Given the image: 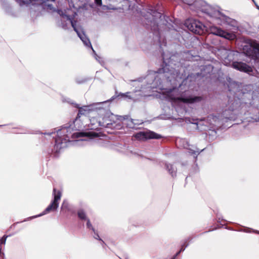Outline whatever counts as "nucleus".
Returning a JSON list of instances; mask_svg holds the SVG:
<instances>
[{
    "label": "nucleus",
    "mask_w": 259,
    "mask_h": 259,
    "mask_svg": "<svg viewBox=\"0 0 259 259\" xmlns=\"http://www.w3.org/2000/svg\"><path fill=\"white\" fill-rule=\"evenodd\" d=\"M90 120V124L82 126L80 125V121L77 117L74 122L75 127L74 132L70 127H63L57 130L55 146L66 144L73 141H88L99 137V134L93 130L101 126V124H98L101 121L100 118L92 117Z\"/></svg>",
    "instance_id": "nucleus-1"
},
{
    "label": "nucleus",
    "mask_w": 259,
    "mask_h": 259,
    "mask_svg": "<svg viewBox=\"0 0 259 259\" xmlns=\"http://www.w3.org/2000/svg\"><path fill=\"white\" fill-rule=\"evenodd\" d=\"M183 84H180L178 88L163 89L162 93L164 98L170 101L174 105L181 106L182 104H190L197 102L201 100L200 97L188 96L186 91H183Z\"/></svg>",
    "instance_id": "nucleus-2"
},
{
    "label": "nucleus",
    "mask_w": 259,
    "mask_h": 259,
    "mask_svg": "<svg viewBox=\"0 0 259 259\" xmlns=\"http://www.w3.org/2000/svg\"><path fill=\"white\" fill-rule=\"evenodd\" d=\"M185 3L194 7L197 10H200L206 13L211 17L220 18V12L214 10L210 6L206 4L202 0H185Z\"/></svg>",
    "instance_id": "nucleus-3"
},
{
    "label": "nucleus",
    "mask_w": 259,
    "mask_h": 259,
    "mask_svg": "<svg viewBox=\"0 0 259 259\" xmlns=\"http://www.w3.org/2000/svg\"><path fill=\"white\" fill-rule=\"evenodd\" d=\"M57 13L62 17V19H64V20H66V21H68L69 23H71L72 27L73 28L74 30L77 33L78 37L80 38V39L86 46H89L92 48L95 54L96 59L99 61V60L98 59V58H99V57L97 56L95 51L93 50L89 39L86 36L82 28L80 27H77L76 26V22L73 21V20L70 17V16L65 15L62 10H57Z\"/></svg>",
    "instance_id": "nucleus-4"
},
{
    "label": "nucleus",
    "mask_w": 259,
    "mask_h": 259,
    "mask_svg": "<svg viewBox=\"0 0 259 259\" xmlns=\"http://www.w3.org/2000/svg\"><path fill=\"white\" fill-rule=\"evenodd\" d=\"M163 62L165 63V66L162 68L160 69L157 72V75L154 76L155 79L153 81L152 83H155L157 84V81L159 79H162L163 80H166L167 81L171 82L172 81H175L177 80L179 78L178 73H175V70L173 69H169V65H167L165 62V58L163 56Z\"/></svg>",
    "instance_id": "nucleus-5"
},
{
    "label": "nucleus",
    "mask_w": 259,
    "mask_h": 259,
    "mask_svg": "<svg viewBox=\"0 0 259 259\" xmlns=\"http://www.w3.org/2000/svg\"><path fill=\"white\" fill-rule=\"evenodd\" d=\"M243 52L253 59L259 58V44L255 40H249L243 48Z\"/></svg>",
    "instance_id": "nucleus-6"
},
{
    "label": "nucleus",
    "mask_w": 259,
    "mask_h": 259,
    "mask_svg": "<svg viewBox=\"0 0 259 259\" xmlns=\"http://www.w3.org/2000/svg\"><path fill=\"white\" fill-rule=\"evenodd\" d=\"M53 194L54 196V199L51 203L48 205L42 213L35 216L33 215V218L41 216L42 215L45 214L50 211H55L57 209L62 195L61 192L60 191H57L56 189L54 188Z\"/></svg>",
    "instance_id": "nucleus-7"
},
{
    "label": "nucleus",
    "mask_w": 259,
    "mask_h": 259,
    "mask_svg": "<svg viewBox=\"0 0 259 259\" xmlns=\"http://www.w3.org/2000/svg\"><path fill=\"white\" fill-rule=\"evenodd\" d=\"M133 137L139 141H146L149 139H159L162 136L153 131L146 130L135 134Z\"/></svg>",
    "instance_id": "nucleus-8"
},
{
    "label": "nucleus",
    "mask_w": 259,
    "mask_h": 259,
    "mask_svg": "<svg viewBox=\"0 0 259 259\" xmlns=\"http://www.w3.org/2000/svg\"><path fill=\"white\" fill-rule=\"evenodd\" d=\"M186 25L191 31L199 34L203 33L205 27L200 21L195 19L187 20Z\"/></svg>",
    "instance_id": "nucleus-9"
},
{
    "label": "nucleus",
    "mask_w": 259,
    "mask_h": 259,
    "mask_svg": "<svg viewBox=\"0 0 259 259\" xmlns=\"http://www.w3.org/2000/svg\"><path fill=\"white\" fill-rule=\"evenodd\" d=\"M101 121L98 124H101V126L104 127H111L113 123L116 122L118 118L117 115H114L110 112H106L103 117H100Z\"/></svg>",
    "instance_id": "nucleus-10"
},
{
    "label": "nucleus",
    "mask_w": 259,
    "mask_h": 259,
    "mask_svg": "<svg viewBox=\"0 0 259 259\" xmlns=\"http://www.w3.org/2000/svg\"><path fill=\"white\" fill-rule=\"evenodd\" d=\"M209 31L210 33L220 36L229 40H233L236 37V35L234 33L228 32L215 26H209Z\"/></svg>",
    "instance_id": "nucleus-11"
},
{
    "label": "nucleus",
    "mask_w": 259,
    "mask_h": 259,
    "mask_svg": "<svg viewBox=\"0 0 259 259\" xmlns=\"http://www.w3.org/2000/svg\"><path fill=\"white\" fill-rule=\"evenodd\" d=\"M150 12H148V13L150 14V15H151L152 18V19H150V20H148L149 18H147L148 22L149 23L148 24L151 26V29L155 31L157 27V20L161 18L162 14L160 12H158L155 10H150Z\"/></svg>",
    "instance_id": "nucleus-12"
},
{
    "label": "nucleus",
    "mask_w": 259,
    "mask_h": 259,
    "mask_svg": "<svg viewBox=\"0 0 259 259\" xmlns=\"http://www.w3.org/2000/svg\"><path fill=\"white\" fill-rule=\"evenodd\" d=\"M233 67L237 70L245 72H249L252 71L250 67L246 64L241 62H234L232 64Z\"/></svg>",
    "instance_id": "nucleus-13"
},
{
    "label": "nucleus",
    "mask_w": 259,
    "mask_h": 259,
    "mask_svg": "<svg viewBox=\"0 0 259 259\" xmlns=\"http://www.w3.org/2000/svg\"><path fill=\"white\" fill-rule=\"evenodd\" d=\"M77 107L79 108L78 116H79V115L80 114L82 115L89 113L90 111L91 110L90 107L88 106H84L81 108H79V106H77Z\"/></svg>",
    "instance_id": "nucleus-14"
},
{
    "label": "nucleus",
    "mask_w": 259,
    "mask_h": 259,
    "mask_svg": "<svg viewBox=\"0 0 259 259\" xmlns=\"http://www.w3.org/2000/svg\"><path fill=\"white\" fill-rule=\"evenodd\" d=\"M192 148L189 149V152L194 157H196L199 154L200 151L197 149V147H192Z\"/></svg>",
    "instance_id": "nucleus-15"
},
{
    "label": "nucleus",
    "mask_w": 259,
    "mask_h": 259,
    "mask_svg": "<svg viewBox=\"0 0 259 259\" xmlns=\"http://www.w3.org/2000/svg\"><path fill=\"white\" fill-rule=\"evenodd\" d=\"M166 168L168 170L170 174H171L172 177L175 176L176 174V170L174 167H172L171 165L166 164Z\"/></svg>",
    "instance_id": "nucleus-16"
},
{
    "label": "nucleus",
    "mask_w": 259,
    "mask_h": 259,
    "mask_svg": "<svg viewBox=\"0 0 259 259\" xmlns=\"http://www.w3.org/2000/svg\"><path fill=\"white\" fill-rule=\"evenodd\" d=\"M177 144L182 145V146H186L188 145V142L186 139H177Z\"/></svg>",
    "instance_id": "nucleus-17"
},
{
    "label": "nucleus",
    "mask_w": 259,
    "mask_h": 259,
    "mask_svg": "<svg viewBox=\"0 0 259 259\" xmlns=\"http://www.w3.org/2000/svg\"><path fill=\"white\" fill-rule=\"evenodd\" d=\"M66 20L61 19V24H59V26L61 27H62L63 29L66 30L68 29V25L71 24V23H69L68 21V22H66Z\"/></svg>",
    "instance_id": "nucleus-18"
},
{
    "label": "nucleus",
    "mask_w": 259,
    "mask_h": 259,
    "mask_svg": "<svg viewBox=\"0 0 259 259\" xmlns=\"http://www.w3.org/2000/svg\"><path fill=\"white\" fill-rule=\"evenodd\" d=\"M78 216L80 219H82V220L86 219V214H85V212L82 210H80L78 211Z\"/></svg>",
    "instance_id": "nucleus-19"
},
{
    "label": "nucleus",
    "mask_w": 259,
    "mask_h": 259,
    "mask_svg": "<svg viewBox=\"0 0 259 259\" xmlns=\"http://www.w3.org/2000/svg\"><path fill=\"white\" fill-rule=\"evenodd\" d=\"M17 1L20 6L28 4L31 2V0H18Z\"/></svg>",
    "instance_id": "nucleus-20"
},
{
    "label": "nucleus",
    "mask_w": 259,
    "mask_h": 259,
    "mask_svg": "<svg viewBox=\"0 0 259 259\" xmlns=\"http://www.w3.org/2000/svg\"><path fill=\"white\" fill-rule=\"evenodd\" d=\"M62 147H58V146L54 147V150L55 151V152L54 153H53V154L55 156H58L57 153L58 152H60L61 151V150L62 149Z\"/></svg>",
    "instance_id": "nucleus-21"
},
{
    "label": "nucleus",
    "mask_w": 259,
    "mask_h": 259,
    "mask_svg": "<svg viewBox=\"0 0 259 259\" xmlns=\"http://www.w3.org/2000/svg\"><path fill=\"white\" fill-rule=\"evenodd\" d=\"M68 206V202L66 201H63L62 206H61V209H63L65 208H67Z\"/></svg>",
    "instance_id": "nucleus-22"
},
{
    "label": "nucleus",
    "mask_w": 259,
    "mask_h": 259,
    "mask_svg": "<svg viewBox=\"0 0 259 259\" xmlns=\"http://www.w3.org/2000/svg\"><path fill=\"white\" fill-rule=\"evenodd\" d=\"M87 227H88V228H90V229H92L94 231V232L95 233V230L94 229V228L93 227V226H92V224H91V222H90V220L89 219H88L87 224Z\"/></svg>",
    "instance_id": "nucleus-23"
},
{
    "label": "nucleus",
    "mask_w": 259,
    "mask_h": 259,
    "mask_svg": "<svg viewBox=\"0 0 259 259\" xmlns=\"http://www.w3.org/2000/svg\"><path fill=\"white\" fill-rule=\"evenodd\" d=\"M95 3L98 6H101L102 0H95Z\"/></svg>",
    "instance_id": "nucleus-24"
},
{
    "label": "nucleus",
    "mask_w": 259,
    "mask_h": 259,
    "mask_svg": "<svg viewBox=\"0 0 259 259\" xmlns=\"http://www.w3.org/2000/svg\"><path fill=\"white\" fill-rule=\"evenodd\" d=\"M128 95V93H126L125 94H122L121 96L124 97L130 98V97Z\"/></svg>",
    "instance_id": "nucleus-25"
},
{
    "label": "nucleus",
    "mask_w": 259,
    "mask_h": 259,
    "mask_svg": "<svg viewBox=\"0 0 259 259\" xmlns=\"http://www.w3.org/2000/svg\"><path fill=\"white\" fill-rule=\"evenodd\" d=\"M95 238L96 239H97L99 240H101V241L103 242V241H102V240L100 238L99 236L98 235V234H97L96 235V236H95Z\"/></svg>",
    "instance_id": "nucleus-26"
},
{
    "label": "nucleus",
    "mask_w": 259,
    "mask_h": 259,
    "mask_svg": "<svg viewBox=\"0 0 259 259\" xmlns=\"http://www.w3.org/2000/svg\"><path fill=\"white\" fill-rule=\"evenodd\" d=\"M6 237H5V238H2V243H5V241H6Z\"/></svg>",
    "instance_id": "nucleus-27"
},
{
    "label": "nucleus",
    "mask_w": 259,
    "mask_h": 259,
    "mask_svg": "<svg viewBox=\"0 0 259 259\" xmlns=\"http://www.w3.org/2000/svg\"><path fill=\"white\" fill-rule=\"evenodd\" d=\"M157 87H159V85L158 84H157V85H153L151 87V88H157Z\"/></svg>",
    "instance_id": "nucleus-28"
},
{
    "label": "nucleus",
    "mask_w": 259,
    "mask_h": 259,
    "mask_svg": "<svg viewBox=\"0 0 259 259\" xmlns=\"http://www.w3.org/2000/svg\"><path fill=\"white\" fill-rule=\"evenodd\" d=\"M185 247H185L184 248H183V247H182V248H181V250H180V251H183V250H185Z\"/></svg>",
    "instance_id": "nucleus-29"
},
{
    "label": "nucleus",
    "mask_w": 259,
    "mask_h": 259,
    "mask_svg": "<svg viewBox=\"0 0 259 259\" xmlns=\"http://www.w3.org/2000/svg\"><path fill=\"white\" fill-rule=\"evenodd\" d=\"M48 7L50 8V10H52L53 8L51 5H48Z\"/></svg>",
    "instance_id": "nucleus-30"
},
{
    "label": "nucleus",
    "mask_w": 259,
    "mask_h": 259,
    "mask_svg": "<svg viewBox=\"0 0 259 259\" xmlns=\"http://www.w3.org/2000/svg\"><path fill=\"white\" fill-rule=\"evenodd\" d=\"M48 1L54 2L55 0H47Z\"/></svg>",
    "instance_id": "nucleus-31"
},
{
    "label": "nucleus",
    "mask_w": 259,
    "mask_h": 259,
    "mask_svg": "<svg viewBox=\"0 0 259 259\" xmlns=\"http://www.w3.org/2000/svg\"><path fill=\"white\" fill-rule=\"evenodd\" d=\"M148 78H151V75H148Z\"/></svg>",
    "instance_id": "nucleus-32"
},
{
    "label": "nucleus",
    "mask_w": 259,
    "mask_h": 259,
    "mask_svg": "<svg viewBox=\"0 0 259 259\" xmlns=\"http://www.w3.org/2000/svg\"><path fill=\"white\" fill-rule=\"evenodd\" d=\"M224 63H227L226 61V59L224 60Z\"/></svg>",
    "instance_id": "nucleus-33"
},
{
    "label": "nucleus",
    "mask_w": 259,
    "mask_h": 259,
    "mask_svg": "<svg viewBox=\"0 0 259 259\" xmlns=\"http://www.w3.org/2000/svg\"><path fill=\"white\" fill-rule=\"evenodd\" d=\"M226 112H227V111H226H226H225L224 114H226Z\"/></svg>",
    "instance_id": "nucleus-34"
},
{
    "label": "nucleus",
    "mask_w": 259,
    "mask_h": 259,
    "mask_svg": "<svg viewBox=\"0 0 259 259\" xmlns=\"http://www.w3.org/2000/svg\"><path fill=\"white\" fill-rule=\"evenodd\" d=\"M227 118L230 119V118H232V117L230 116V117H227Z\"/></svg>",
    "instance_id": "nucleus-35"
},
{
    "label": "nucleus",
    "mask_w": 259,
    "mask_h": 259,
    "mask_svg": "<svg viewBox=\"0 0 259 259\" xmlns=\"http://www.w3.org/2000/svg\"><path fill=\"white\" fill-rule=\"evenodd\" d=\"M256 7L259 10V7L258 6H256Z\"/></svg>",
    "instance_id": "nucleus-36"
},
{
    "label": "nucleus",
    "mask_w": 259,
    "mask_h": 259,
    "mask_svg": "<svg viewBox=\"0 0 259 259\" xmlns=\"http://www.w3.org/2000/svg\"><path fill=\"white\" fill-rule=\"evenodd\" d=\"M55 132L54 133H51V134H50V135H51V134H55Z\"/></svg>",
    "instance_id": "nucleus-37"
},
{
    "label": "nucleus",
    "mask_w": 259,
    "mask_h": 259,
    "mask_svg": "<svg viewBox=\"0 0 259 259\" xmlns=\"http://www.w3.org/2000/svg\"><path fill=\"white\" fill-rule=\"evenodd\" d=\"M33 7H34V6H35V4H34V3H33Z\"/></svg>",
    "instance_id": "nucleus-38"
},
{
    "label": "nucleus",
    "mask_w": 259,
    "mask_h": 259,
    "mask_svg": "<svg viewBox=\"0 0 259 259\" xmlns=\"http://www.w3.org/2000/svg\"><path fill=\"white\" fill-rule=\"evenodd\" d=\"M252 1L254 2V1H253V0H252Z\"/></svg>",
    "instance_id": "nucleus-39"
}]
</instances>
